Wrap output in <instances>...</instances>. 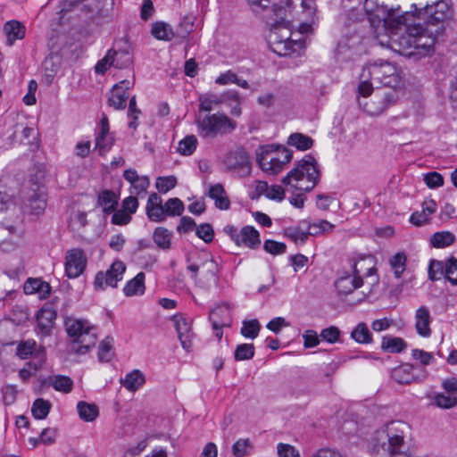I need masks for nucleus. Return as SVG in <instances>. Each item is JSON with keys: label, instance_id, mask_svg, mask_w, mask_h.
<instances>
[{"label": "nucleus", "instance_id": "obj_42", "mask_svg": "<svg viewBox=\"0 0 457 457\" xmlns=\"http://www.w3.org/2000/svg\"><path fill=\"white\" fill-rule=\"evenodd\" d=\"M51 406L52 405L49 401L37 398L34 401L31 407L32 415L37 420H44L47 417L51 410Z\"/></svg>", "mask_w": 457, "mask_h": 457}, {"label": "nucleus", "instance_id": "obj_57", "mask_svg": "<svg viewBox=\"0 0 457 457\" xmlns=\"http://www.w3.org/2000/svg\"><path fill=\"white\" fill-rule=\"evenodd\" d=\"M112 55L113 49H110L105 56L96 62L95 71L98 74H104L110 67L113 66Z\"/></svg>", "mask_w": 457, "mask_h": 457}, {"label": "nucleus", "instance_id": "obj_47", "mask_svg": "<svg viewBox=\"0 0 457 457\" xmlns=\"http://www.w3.org/2000/svg\"><path fill=\"white\" fill-rule=\"evenodd\" d=\"M197 138L194 135L184 137L179 143L178 151L182 155H191L196 149Z\"/></svg>", "mask_w": 457, "mask_h": 457}, {"label": "nucleus", "instance_id": "obj_64", "mask_svg": "<svg viewBox=\"0 0 457 457\" xmlns=\"http://www.w3.org/2000/svg\"><path fill=\"white\" fill-rule=\"evenodd\" d=\"M278 457H300L299 451L293 445L279 443L277 445Z\"/></svg>", "mask_w": 457, "mask_h": 457}, {"label": "nucleus", "instance_id": "obj_14", "mask_svg": "<svg viewBox=\"0 0 457 457\" xmlns=\"http://www.w3.org/2000/svg\"><path fill=\"white\" fill-rule=\"evenodd\" d=\"M397 99V95L395 89L390 90L383 95L376 94L374 98L370 103L361 104L364 112L371 116H378L382 114L390 105L395 104Z\"/></svg>", "mask_w": 457, "mask_h": 457}, {"label": "nucleus", "instance_id": "obj_59", "mask_svg": "<svg viewBox=\"0 0 457 457\" xmlns=\"http://www.w3.org/2000/svg\"><path fill=\"white\" fill-rule=\"evenodd\" d=\"M263 249L270 254L277 255L285 253L287 245L284 243L268 239L263 244Z\"/></svg>", "mask_w": 457, "mask_h": 457}, {"label": "nucleus", "instance_id": "obj_37", "mask_svg": "<svg viewBox=\"0 0 457 457\" xmlns=\"http://www.w3.org/2000/svg\"><path fill=\"white\" fill-rule=\"evenodd\" d=\"M407 347L406 342L401 337L385 336L382 338L381 348L387 353H401Z\"/></svg>", "mask_w": 457, "mask_h": 457}, {"label": "nucleus", "instance_id": "obj_35", "mask_svg": "<svg viewBox=\"0 0 457 457\" xmlns=\"http://www.w3.org/2000/svg\"><path fill=\"white\" fill-rule=\"evenodd\" d=\"M77 411L79 418L86 422L94 421L99 415L98 407L95 403H88L84 401L78 403Z\"/></svg>", "mask_w": 457, "mask_h": 457}, {"label": "nucleus", "instance_id": "obj_44", "mask_svg": "<svg viewBox=\"0 0 457 457\" xmlns=\"http://www.w3.org/2000/svg\"><path fill=\"white\" fill-rule=\"evenodd\" d=\"M85 5L83 4V2H61V4L58 6V14L59 16V22L63 23L65 17L72 12L76 11H82Z\"/></svg>", "mask_w": 457, "mask_h": 457}, {"label": "nucleus", "instance_id": "obj_3", "mask_svg": "<svg viewBox=\"0 0 457 457\" xmlns=\"http://www.w3.org/2000/svg\"><path fill=\"white\" fill-rule=\"evenodd\" d=\"M408 425L392 421L376 431L372 453L374 457H410L404 441Z\"/></svg>", "mask_w": 457, "mask_h": 457}, {"label": "nucleus", "instance_id": "obj_52", "mask_svg": "<svg viewBox=\"0 0 457 457\" xmlns=\"http://www.w3.org/2000/svg\"><path fill=\"white\" fill-rule=\"evenodd\" d=\"M112 337H106L99 345L98 359L100 361H109L112 357Z\"/></svg>", "mask_w": 457, "mask_h": 457}, {"label": "nucleus", "instance_id": "obj_19", "mask_svg": "<svg viewBox=\"0 0 457 457\" xmlns=\"http://www.w3.org/2000/svg\"><path fill=\"white\" fill-rule=\"evenodd\" d=\"M62 57L58 54H50L42 62L43 81L46 85H51L60 71Z\"/></svg>", "mask_w": 457, "mask_h": 457}, {"label": "nucleus", "instance_id": "obj_13", "mask_svg": "<svg viewBox=\"0 0 457 457\" xmlns=\"http://www.w3.org/2000/svg\"><path fill=\"white\" fill-rule=\"evenodd\" d=\"M228 124V118L224 113H213L206 115L197 120V126L201 129L204 137H215L222 132Z\"/></svg>", "mask_w": 457, "mask_h": 457}, {"label": "nucleus", "instance_id": "obj_7", "mask_svg": "<svg viewBox=\"0 0 457 457\" xmlns=\"http://www.w3.org/2000/svg\"><path fill=\"white\" fill-rule=\"evenodd\" d=\"M293 151L278 145H260L256 149V161L266 173L278 174L292 160Z\"/></svg>", "mask_w": 457, "mask_h": 457}, {"label": "nucleus", "instance_id": "obj_9", "mask_svg": "<svg viewBox=\"0 0 457 457\" xmlns=\"http://www.w3.org/2000/svg\"><path fill=\"white\" fill-rule=\"evenodd\" d=\"M411 7V17L423 19L433 25L444 22L453 15V9L448 2H432L431 4L420 2L418 4H412Z\"/></svg>", "mask_w": 457, "mask_h": 457}, {"label": "nucleus", "instance_id": "obj_16", "mask_svg": "<svg viewBox=\"0 0 457 457\" xmlns=\"http://www.w3.org/2000/svg\"><path fill=\"white\" fill-rule=\"evenodd\" d=\"M252 164L248 154L238 148L230 154V173L238 178L250 175Z\"/></svg>", "mask_w": 457, "mask_h": 457}, {"label": "nucleus", "instance_id": "obj_11", "mask_svg": "<svg viewBox=\"0 0 457 457\" xmlns=\"http://www.w3.org/2000/svg\"><path fill=\"white\" fill-rule=\"evenodd\" d=\"M126 270V265L121 261H115L106 272L96 273L94 287L96 290H104L107 287H116L117 283L122 279Z\"/></svg>", "mask_w": 457, "mask_h": 457}, {"label": "nucleus", "instance_id": "obj_12", "mask_svg": "<svg viewBox=\"0 0 457 457\" xmlns=\"http://www.w3.org/2000/svg\"><path fill=\"white\" fill-rule=\"evenodd\" d=\"M369 262L370 265L372 264L373 260L371 256H367L364 258H361L358 262H356L353 265V273L354 276H346L342 277L336 281V287L339 294L348 295L352 293L353 290L361 287L363 284L362 278L361 277V272L362 270L361 263Z\"/></svg>", "mask_w": 457, "mask_h": 457}, {"label": "nucleus", "instance_id": "obj_29", "mask_svg": "<svg viewBox=\"0 0 457 457\" xmlns=\"http://www.w3.org/2000/svg\"><path fill=\"white\" fill-rule=\"evenodd\" d=\"M119 195L112 190H103L98 196V204L103 207V211L106 214H110L116 210L118 205Z\"/></svg>", "mask_w": 457, "mask_h": 457}, {"label": "nucleus", "instance_id": "obj_62", "mask_svg": "<svg viewBox=\"0 0 457 457\" xmlns=\"http://www.w3.org/2000/svg\"><path fill=\"white\" fill-rule=\"evenodd\" d=\"M445 274L446 278L453 284L457 285V259L451 257L446 264Z\"/></svg>", "mask_w": 457, "mask_h": 457}, {"label": "nucleus", "instance_id": "obj_43", "mask_svg": "<svg viewBox=\"0 0 457 457\" xmlns=\"http://www.w3.org/2000/svg\"><path fill=\"white\" fill-rule=\"evenodd\" d=\"M113 67L117 69L128 68L132 63V55L128 49L113 50Z\"/></svg>", "mask_w": 457, "mask_h": 457}, {"label": "nucleus", "instance_id": "obj_48", "mask_svg": "<svg viewBox=\"0 0 457 457\" xmlns=\"http://www.w3.org/2000/svg\"><path fill=\"white\" fill-rule=\"evenodd\" d=\"M163 206L166 215L170 217L180 216L184 212V204L177 197L170 198Z\"/></svg>", "mask_w": 457, "mask_h": 457}, {"label": "nucleus", "instance_id": "obj_1", "mask_svg": "<svg viewBox=\"0 0 457 457\" xmlns=\"http://www.w3.org/2000/svg\"><path fill=\"white\" fill-rule=\"evenodd\" d=\"M250 9L264 19L270 27L269 41L274 46L273 51L278 55H287L293 51L294 41L291 40L294 29L293 2H249Z\"/></svg>", "mask_w": 457, "mask_h": 457}, {"label": "nucleus", "instance_id": "obj_38", "mask_svg": "<svg viewBox=\"0 0 457 457\" xmlns=\"http://www.w3.org/2000/svg\"><path fill=\"white\" fill-rule=\"evenodd\" d=\"M287 145L295 146L300 151H306L312 147L313 139L303 133H293L287 138Z\"/></svg>", "mask_w": 457, "mask_h": 457}, {"label": "nucleus", "instance_id": "obj_28", "mask_svg": "<svg viewBox=\"0 0 457 457\" xmlns=\"http://www.w3.org/2000/svg\"><path fill=\"white\" fill-rule=\"evenodd\" d=\"M284 235L296 244H303L310 236L307 223L302 221L298 226L288 227L285 228Z\"/></svg>", "mask_w": 457, "mask_h": 457}, {"label": "nucleus", "instance_id": "obj_53", "mask_svg": "<svg viewBox=\"0 0 457 457\" xmlns=\"http://www.w3.org/2000/svg\"><path fill=\"white\" fill-rule=\"evenodd\" d=\"M252 448L249 439H240L233 445L232 451L236 457H245L250 453Z\"/></svg>", "mask_w": 457, "mask_h": 457}, {"label": "nucleus", "instance_id": "obj_6", "mask_svg": "<svg viewBox=\"0 0 457 457\" xmlns=\"http://www.w3.org/2000/svg\"><path fill=\"white\" fill-rule=\"evenodd\" d=\"M65 328L71 338L70 349L79 354H85L95 346L97 340L96 328L86 320L68 318Z\"/></svg>", "mask_w": 457, "mask_h": 457}, {"label": "nucleus", "instance_id": "obj_10", "mask_svg": "<svg viewBox=\"0 0 457 457\" xmlns=\"http://www.w3.org/2000/svg\"><path fill=\"white\" fill-rule=\"evenodd\" d=\"M300 10L293 15L294 21H297V30L300 34L312 33L313 26L318 21L317 7L315 2H301Z\"/></svg>", "mask_w": 457, "mask_h": 457}, {"label": "nucleus", "instance_id": "obj_46", "mask_svg": "<svg viewBox=\"0 0 457 457\" xmlns=\"http://www.w3.org/2000/svg\"><path fill=\"white\" fill-rule=\"evenodd\" d=\"M406 260V255L403 252L395 253L389 260L390 266L394 270L397 278H399L405 270Z\"/></svg>", "mask_w": 457, "mask_h": 457}, {"label": "nucleus", "instance_id": "obj_25", "mask_svg": "<svg viewBox=\"0 0 457 457\" xmlns=\"http://www.w3.org/2000/svg\"><path fill=\"white\" fill-rule=\"evenodd\" d=\"M24 293L27 295L38 294L40 299H46L50 295V285L41 278H29L23 286Z\"/></svg>", "mask_w": 457, "mask_h": 457}, {"label": "nucleus", "instance_id": "obj_26", "mask_svg": "<svg viewBox=\"0 0 457 457\" xmlns=\"http://www.w3.org/2000/svg\"><path fill=\"white\" fill-rule=\"evenodd\" d=\"M4 31L6 35L7 45L12 46L16 40L25 37L26 28L21 22L12 20L5 22Z\"/></svg>", "mask_w": 457, "mask_h": 457}, {"label": "nucleus", "instance_id": "obj_55", "mask_svg": "<svg viewBox=\"0 0 457 457\" xmlns=\"http://www.w3.org/2000/svg\"><path fill=\"white\" fill-rule=\"evenodd\" d=\"M147 218L154 222H162L166 220V212L164 206H146L145 207Z\"/></svg>", "mask_w": 457, "mask_h": 457}, {"label": "nucleus", "instance_id": "obj_24", "mask_svg": "<svg viewBox=\"0 0 457 457\" xmlns=\"http://www.w3.org/2000/svg\"><path fill=\"white\" fill-rule=\"evenodd\" d=\"M431 316L427 306H420L415 313V328L422 337H428L431 335Z\"/></svg>", "mask_w": 457, "mask_h": 457}, {"label": "nucleus", "instance_id": "obj_50", "mask_svg": "<svg viewBox=\"0 0 457 457\" xmlns=\"http://www.w3.org/2000/svg\"><path fill=\"white\" fill-rule=\"evenodd\" d=\"M434 404L441 409H451L457 405V397L437 393L434 396Z\"/></svg>", "mask_w": 457, "mask_h": 457}, {"label": "nucleus", "instance_id": "obj_8", "mask_svg": "<svg viewBox=\"0 0 457 457\" xmlns=\"http://www.w3.org/2000/svg\"><path fill=\"white\" fill-rule=\"evenodd\" d=\"M361 77L371 79L384 87L395 88L401 82V71L394 63L385 60H377L363 66Z\"/></svg>", "mask_w": 457, "mask_h": 457}, {"label": "nucleus", "instance_id": "obj_23", "mask_svg": "<svg viewBox=\"0 0 457 457\" xmlns=\"http://www.w3.org/2000/svg\"><path fill=\"white\" fill-rule=\"evenodd\" d=\"M109 121L107 117L104 115L100 121V131L96 137V147L100 154L109 151L113 144V138L109 135Z\"/></svg>", "mask_w": 457, "mask_h": 457}, {"label": "nucleus", "instance_id": "obj_63", "mask_svg": "<svg viewBox=\"0 0 457 457\" xmlns=\"http://www.w3.org/2000/svg\"><path fill=\"white\" fill-rule=\"evenodd\" d=\"M424 182L429 188H436L444 185V178L440 173L432 171L424 175Z\"/></svg>", "mask_w": 457, "mask_h": 457}, {"label": "nucleus", "instance_id": "obj_2", "mask_svg": "<svg viewBox=\"0 0 457 457\" xmlns=\"http://www.w3.org/2000/svg\"><path fill=\"white\" fill-rule=\"evenodd\" d=\"M403 31L393 38L391 48L401 55L414 58H420L431 55L434 53V46L436 42L438 34L441 33L439 29H430L428 26L420 23L403 25Z\"/></svg>", "mask_w": 457, "mask_h": 457}, {"label": "nucleus", "instance_id": "obj_30", "mask_svg": "<svg viewBox=\"0 0 457 457\" xmlns=\"http://www.w3.org/2000/svg\"><path fill=\"white\" fill-rule=\"evenodd\" d=\"M145 275L144 272H139L135 278L127 282L123 287V292L126 296H133L137 295H143L145 290Z\"/></svg>", "mask_w": 457, "mask_h": 457}, {"label": "nucleus", "instance_id": "obj_32", "mask_svg": "<svg viewBox=\"0 0 457 457\" xmlns=\"http://www.w3.org/2000/svg\"><path fill=\"white\" fill-rule=\"evenodd\" d=\"M145 382V378L138 370H134L128 373L123 379H120L122 386L130 392H135L139 389Z\"/></svg>", "mask_w": 457, "mask_h": 457}, {"label": "nucleus", "instance_id": "obj_33", "mask_svg": "<svg viewBox=\"0 0 457 457\" xmlns=\"http://www.w3.org/2000/svg\"><path fill=\"white\" fill-rule=\"evenodd\" d=\"M151 34L156 39L163 41H170L175 36L171 26L164 21L154 22Z\"/></svg>", "mask_w": 457, "mask_h": 457}, {"label": "nucleus", "instance_id": "obj_20", "mask_svg": "<svg viewBox=\"0 0 457 457\" xmlns=\"http://www.w3.org/2000/svg\"><path fill=\"white\" fill-rule=\"evenodd\" d=\"M56 319V312L50 307H42L37 314V333L49 336Z\"/></svg>", "mask_w": 457, "mask_h": 457}, {"label": "nucleus", "instance_id": "obj_61", "mask_svg": "<svg viewBox=\"0 0 457 457\" xmlns=\"http://www.w3.org/2000/svg\"><path fill=\"white\" fill-rule=\"evenodd\" d=\"M87 213L84 212H77L72 214L69 226L72 230H79L87 226Z\"/></svg>", "mask_w": 457, "mask_h": 457}, {"label": "nucleus", "instance_id": "obj_40", "mask_svg": "<svg viewBox=\"0 0 457 457\" xmlns=\"http://www.w3.org/2000/svg\"><path fill=\"white\" fill-rule=\"evenodd\" d=\"M351 337L359 344H370L372 335L364 322H360L351 332Z\"/></svg>", "mask_w": 457, "mask_h": 457}, {"label": "nucleus", "instance_id": "obj_60", "mask_svg": "<svg viewBox=\"0 0 457 457\" xmlns=\"http://www.w3.org/2000/svg\"><path fill=\"white\" fill-rule=\"evenodd\" d=\"M195 234L205 243H211L213 239L214 231L211 224L203 223L195 228Z\"/></svg>", "mask_w": 457, "mask_h": 457}, {"label": "nucleus", "instance_id": "obj_27", "mask_svg": "<svg viewBox=\"0 0 457 457\" xmlns=\"http://www.w3.org/2000/svg\"><path fill=\"white\" fill-rule=\"evenodd\" d=\"M199 111L211 112L215 110L219 105L225 103L227 100L226 94H213L205 93L200 95L199 98Z\"/></svg>", "mask_w": 457, "mask_h": 457}, {"label": "nucleus", "instance_id": "obj_36", "mask_svg": "<svg viewBox=\"0 0 457 457\" xmlns=\"http://www.w3.org/2000/svg\"><path fill=\"white\" fill-rule=\"evenodd\" d=\"M208 195L215 200L216 207L221 210L228 209V199L226 196V191L221 184L211 186Z\"/></svg>", "mask_w": 457, "mask_h": 457}, {"label": "nucleus", "instance_id": "obj_54", "mask_svg": "<svg viewBox=\"0 0 457 457\" xmlns=\"http://www.w3.org/2000/svg\"><path fill=\"white\" fill-rule=\"evenodd\" d=\"M22 136L28 139L27 144L29 145V150L35 152L39 148L38 133L33 129L25 127L22 129Z\"/></svg>", "mask_w": 457, "mask_h": 457}, {"label": "nucleus", "instance_id": "obj_17", "mask_svg": "<svg viewBox=\"0 0 457 457\" xmlns=\"http://www.w3.org/2000/svg\"><path fill=\"white\" fill-rule=\"evenodd\" d=\"M87 259L81 249H71L68 251L65 262V271L69 278L79 277L86 268Z\"/></svg>", "mask_w": 457, "mask_h": 457}, {"label": "nucleus", "instance_id": "obj_4", "mask_svg": "<svg viewBox=\"0 0 457 457\" xmlns=\"http://www.w3.org/2000/svg\"><path fill=\"white\" fill-rule=\"evenodd\" d=\"M362 5L374 29H402L411 18V12H401L399 5L379 4L378 2H363Z\"/></svg>", "mask_w": 457, "mask_h": 457}, {"label": "nucleus", "instance_id": "obj_56", "mask_svg": "<svg viewBox=\"0 0 457 457\" xmlns=\"http://www.w3.org/2000/svg\"><path fill=\"white\" fill-rule=\"evenodd\" d=\"M177 184V179L174 176L159 177L156 179L155 187L161 193H167Z\"/></svg>", "mask_w": 457, "mask_h": 457}, {"label": "nucleus", "instance_id": "obj_18", "mask_svg": "<svg viewBox=\"0 0 457 457\" xmlns=\"http://www.w3.org/2000/svg\"><path fill=\"white\" fill-rule=\"evenodd\" d=\"M27 208L29 209V213L33 215H40L44 212L46 207V193L44 187L37 186L28 193L27 196Z\"/></svg>", "mask_w": 457, "mask_h": 457}, {"label": "nucleus", "instance_id": "obj_45", "mask_svg": "<svg viewBox=\"0 0 457 457\" xmlns=\"http://www.w3.org/2000/svg\"><path fill=\"white\" fill-rule=\"evenodd\" d=\"M260 329V322L256 319H253L250 320H244L240 332L243 337L254 339L259 335Z\"/></svg>", "mask_w": 457, "mask_h": 457}, {"label": "nucleus", "instance_id": "obj_51", "mask_svg": "<svg viewBox=\"0 0 457 457\" xmlns=\"http://www.w3.org/2000/svg\"><path fill=\"white\" fill-rule=\"evenodd\" d=\"M51 384L56 391L63 393H70L73 386L71 378L62 375L55 376Z\"/></svg>", "mask_w": 457, "mask_h": 457}, {"label": "nucleus", "instance_id": "obj_49", "mask_svg": "<svg viewBox=\"0 0 457 457\" xmlns=\"http://www.w3.org/2000/svg\"><path fill=\"white\" fill-rule=\"evenodd\" d=\"M254 353L255 348L253 344H241L236 347L234 358L236 361L250 360L254 356Z\"/></svg>", "mask_w": 457, "mask_h": 457}, {"label": "nucleus", "instance_id": "obj_58", "mask_svg": "<svg viewBox=\"0 0 457 457\" xmlns=\"http://www.w3.org/2000/svg\"><path fill=\"white\" fill-rule=\"evenodd\" d=\"M141 114L140 109L137 107L136 96H132L129 100L128 116L131 120L129 122V127L136 129L137 128V123L136 120L138 119V116Z\"/></svg>", "mask_w": 457, "mask_h": 457}, {"label": "nucleus", "instance_id": "obj_5", "mask_svg": "<svg viewBox=\"0 0 457 457\" xmlns=\"http://www.w3.org/2000/svg\"><path fill=\"white\" fill-rule=\"evenodd\" d=\"M320 177L318 162L313 156L307 154L283 178L282 183L287 190L311 191L318 184Z\"/></svg>", "mask_w": 457, "mask_h": 457}, {"label": "nucleus", "instance_id": "obj_21", "mask_svg": "<svg viewBox=\"0 0 457 457\" xmlns=\"http://www.w3.org/2000/svg\"><path fill=\"white\" fill-rule=\"evenodd\" d=\"M237 245H245L256 249L261 245L260 234L252 226L244 227L240 233L232 237Z\"/></svg>", "mask_w": 457, "mask_h": 457}, {"label": "nucleus", "instance_id": "obj_15", "mask_svg": "<svg viewBox=\"0 0 457 457\" xmlns=\"http://www.w3.org/2000/svg\"><path fill=\"white\" fill-rule=\"evenodd\" d=\"M135 79H123L115 84L108 97L109 105L116 110H123L129 98V90L134 86Z\"/></svg>", "mask_w": 457, "mask_h": 457}, {"label": "nucleus", "instance_id": "obj_39", "mask_svg": "<svg viewBox=\"0 0 457 457\" xmlns=\"http://www.w3.org/2000/svg\"><path fill=\"white\" fill-rule=\"evenodd\" d=\"M455 242V236L450 231L436 232L431 236L430 243L436 248H444Z\"/></svg>", "mask_w": 457, "mask_h": 457}, {"label": "nucleus", "instance_id": "obj_34", "mask_svg": "<svg viewBox=\"0 0 457 457\" xmlns=\"http://www.w3.org/2000/svg\"><path fill=\"white\" fill-rule=\"evenodd\" d=\"M228 317V304L222 303L212 309L209 312V320L212 323V328H217L218 326H226V320Z\"/></svg>", "mask_w": 457, "mask_h": 457}, {"label": "nucleus", "instance_id": "obj_31", "mask_svg": "<svg viewBox=\"0 0 457 457\" xmlns=\"http://www.w3.org/2000/svg\"><path fill=\"white\" fill-rule=\"evenodd\" d=\"M172 231L164 227H157L153 232V240L161 250L167 251L171 247Z\"/></svg>", "mask_w": 457, "mask_h": 457}, {"label": "nucleus", "instance_id": "obj_41", "mask_svg": "<svg viewBox=\"0 0 457 457\" xmlns=\"http://www.w3.org/2000/svg\"><path fill=\"white\" fill-rule=\"evenodd\" d=\"M307 228L309 229L310 236L317 237L331 233L335 228V225L326 220H320L307 224Z\"/></svg>", "mask_w": 457, "mask_h": 457}, {"label": "nucleus", "instance_id": "obj_22", "mask_svg": "<svg viewBox=\"0 0 457 457\" xmlns=\"http://www.w3.org/2000/svg\"><path fill=\"white\" fill-rule=\"evenodd\" d=\"M176 330L178 332L179 339L180 340L182 347L189 351L191 344V327L189 322L181 314H176L172 317Z\"/></svg>", "mask_w": 457, "mask_h": 457}]
</instances>
